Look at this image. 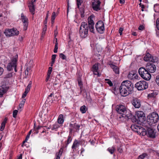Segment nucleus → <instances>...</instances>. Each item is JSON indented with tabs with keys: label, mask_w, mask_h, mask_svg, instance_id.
<instances>
[{
	"label": "nucleus",
	"mask_w": 159,
	"mask_h": 159,
	"mask_svg": "<svg viewBox=\"0 0 159 159\" xmlns=\"http://www.w3.org/2000/svg\"><path fill=\"white\" fill-rule=\"evenodd\" d=\"M105 80L107 81L106 83H107L110 86H113V84L110 80L108 79H105Z\"/></svg>",
	"instance_id": "42"
},
{
	"label": "nucleus",
	"mask_w": 159,
	"mask_h": 159,
	"mask_svg": "<svg viewBox=\"0 0 159 159\" xmlns=\"http://www.w3.org/2000/svg\"><path fill=\"white\" fill-rule=\"evenodd\" d=\"M135 117H137L139 120V121L143 122L145 120V114L142 111H138L136 112Z\"/></svg>",
	"instance_id": "11"
},
{
	"label": "nucleus",
	"mask_w": 159,
	"mask_h": 159,
	"mask_svg": "<svg viewBox=\"0 0 159 159\" xmlns=\"http://www.w3.org/2000/svg\"><path fill=\"white\" fill-rule=\"evenodd\" d=\"M127 77L129 79L131 80L138 79L139 77L138 75L134 71L130 72L129 73Z\"/></svg>",
	"instance_id": "19"
},
{
	"label": "nucleus",
	"mask_w": 159,
	"mask_h": 159,
	"mask_svg": "<svg viewBox=\"0 0 159 159\" xmlns=\"http://www.w3.org/2000/svg\"><path fill=\"white\" fill-rule=\"evenodd\" d=\"M154 9L155 12H159V5L155 4L154 5Z\"/></svg>",
	"instance_id": "36"
},
{
	"label": "nucleus",
	"mask_w": 159,
	"mask_h": 159,
	"mask_svg": "<svg viewBox=\"0 0 159 159\" xmlns=\"http://www.w3.org/2000/svg\"><path fill=\"white\" fill-rule=\"evenodd\" d=\"M132 103L134 107L136 108H139L141 106V102L139 99L137 98H134L132 101Z\"/></svg>",
	"instance_id": "17"
},
{
	"label": "nucleus",
	"mask_w": 159,
	"mask_h": 159,
	"mask_svg": "<svg viewBox=\"0 0 159 159\" xmlns=\"http://www.w3.org/2000/svg\"><path fill=\"white\" fill-rule=\"evenodd\" d=\"M131 127L133 130L139 134L143 136L147 135L148 137L152 138L155 137V133L153 129L151 127H146L145 128L136 125H132Z\"/></svg>",
	"instance_id": "1"
},
{
	"label": "nucleus",
	"mask_w": 159,
	"mask_h": 159,
	"mask_svg": "<svg viewBox=\"0 0 159 159\" xmlns=\"http://www.w3.org/2000/svg\"><path fill=\"white\" fill-rule=\"evenodd\" d=\"M18 113V111L17 110H15L13 111V116L14 118L16 117V115Z\"/></svg>",
	"instance_id": "46"
},
{
	"label": "nucleus",
	"mask_w": 159,
	"mask_h": 159,
	"mask_svg": "<svg viewBox=\"0 0 159 159\" xmlns=\"http://www.w3.org/2000/svg\"><path fill=\"white\" fill-rule=\"evenodd\" d=\"M63 152V148H61L59 150V152H57V153L61 154L62 155V153Z\"/></svg>",
	"instance_id": "55"
},
{
	"label": "nucleus",
	"mask_w": 159,
	"mask_h": 159,
	"mask_svg": "<svg viewBox=\"0 0 159 159\" xmlns=\"http://www.w3.org/2000/svg\"><path fill=\"white\" fill-rule=\"evenodd\" d=\"M116 110L119 114L127 113L126 108L125 106L123 105L117 106L116 108Z\"/></svg>",
	"instance_id": "15"
},
{
	"label": "nucleus",
	"mask_w": 159,
	"mask_h": 159,
	"mask_svg": "<svg viewBox=\"0 0 159 159\" xmlns=\"http://www.w3.org/2000/svg\"><path fill=\"white\" fill-rule=\"evenodd\" d=\"M18 60L17 55H16L15 57L11 59L10 61L8 63L7 68L8 71H11L14 69L15 71L16 72L17 71L16 69L17 62Z\"/></svg>",
	"instance_id": "4"
},
{
	"label": "nucleus",
	"mask_w": 159,
	"mask_h": 159,
	"mask_svg": "<svg viewBox=\"0 0 159 159\" xmlns=\"http://www.w3.org/2000/svg\"><path fill=\"white\" fill-rule=\"evenodd\" d=\"M118 114L117 115V120L121 122H124L126 120H128V119L131 118L132 117V115L131 114Z\"/></svg>",
	"instance_id": "8"
},
{
	"label": "nucleus",
	"mask_w": 159,
	"mask_h": 159,
	"mask_svg": "<svg viewBox=\"0 0 159 159\" xmlns=\"http://www.w3.org/2000/svg\"><path fill=\"white\" fill-rule=\"evenodd\" d=\"M55 18V12H53L52 14L51 18V22L53 24L54 22V20Z\"/></svg>",
	"instance_id": "41"
},
{
	"label": "nucleus",
	"mask_w": 159,
	"mask_h": 159,
	"mask_svg": "<svg viewBox=\"0 0 159 159\" xmlns=\"http://www.w3.org/2000/svg\"><path fill=\"white\" fill-rule=\"evenodd\" d=\"M80 145V141L76 140H75L71 147L72 149L73 150V151L76 150V148L79 146Z\"/></svg>",
	"instance_id": "22"
},
{
	"label": "nucleus",
	"mask_w": 159,
	"mask_h": 159,
	"mask_svg": "<svg viewBox=\"0 0 159 159\" xmlns=\"http://www.w3.org/2000/svg\"><path fill=\"white\" fill-rule=\"evenodd\" d=\"M22 155L21 154L17 159H22Z\"/></svg>",
	"instance_id": "64"
},
{
	"label": "nucleus",
	"mask_w": 159,
	"mask_h": 159,
	"mask_svg": "<svg viewBox=\"0 0 159 159\" xmlns=\"http://www.w3.org/2000/svg\"><path fill=\"white\" fill-rule=\"evenodd\" d=\"M3 72V69L2 67H0V75H1L2 74Z\"/></svg>",
	"instance_id": "56"
},
{
	"label": "nucleus",
	"mask_w": 159,
	"mask_h": 159,
	"mask_svg": "<svg viewBox=\"0 0 159 159\" xmlns=\"http://www.w3.org/2000/svg\"><path fill=\"white\" fill-rule=\"evenodd\" d=\"M156 26L157 29L159 30V18H157L156 21Z\"/></svg>",
	"instance_id": "48"
},
{
	"label": "nucleus",
	"mask_w": 159,
	"mask_h": 159,
	"mask_svg": "<svg viewBox=\"0 0 159 159\" xmlns=\"http://www.w3.org/2000/svg\"><path fill=\"white\" fill-rule=\"evenodd\" d=\"M147 156V153H143L138 157V159H144Z\"/></svg>",
	"instance_id": "35"
},
{
	"label": "nucleus",
	"mask_w": 159,
	"mask_h": 159,
	"mask_svg": "<svg viewBox=\"0 0 159 159\" xmlns=\"http://www.w3.org/2000/svg\"><path fill=\"white\" fill-rule=\"evenodd\" d=\"M135 87L138 90H143L148 88V84L145 81H141L137 82Z\"/></svg>",
	"instance_id": "7"
},
{
	"label": "nucleus",
	"mask_w": 159,
	"mask_h": 159,
	"mask_svg": "<svg viewBox=\"0 0 159 159\" xmlns=\"http://www.w3.org/2000/svg\"><path fill=\"white\" fill-rule=\"evenodd\" d=\"M52 72V71L50 70H48V74H47V75L48 76H50V75L51 74V73Z\"/></svg>",
	"instance_id": "62"
},
{
	"label": "nucleus",
	"mask_w": 159,
	"mask_h": 159,
	"mask_svg": "<svg viewBox=\"0 0 159 159\" xmlns=\"http://www.w3.org/2000/svg\"><path fill=\"white\" fill-rule=\"evenodd\" d=\"M158 114L155 112H152L148 116L147 121L150 126L157 123L158 121Z\"/></svg>",
	"instance_id": "5"
},
{
	"label": "nucleus",
	"mask_w": 159,
	"mask_h": 159,
	"mask_svg": "<svg viewBox=\"0 0 159 159\" xmlns=\"http://www.w3.org/2000/svg\"><path fill=\"white\" fill-rule=\"evenodd\" d=\"M134 89L133 84L129 80L124 81L120 87V93L122 96L125 97L130 94Z\"/></svg>",
	"instance_id": "2"
},
{
	"label": "nucleus",
	"mask_w": 159,
	"mask_h": 159,
	"mask_svg": "<svg viewBox=\"0 0 159 159\" xmlns=\"http://www.w3.org/2000/svg\"><path fill=\"white\" fill-rule=\"evenodd\" d=\"M117 150L120 153H122L123 152V150L122 148H121L120 147L118 148H117Z\"/></svg>",
	"instance_id": "53"
},
{
	"label": "nucleus",
	"mask_w": 159,
	"mask_h": 159,
	"mask_svg": "<svg viewBox=\"0 0 159 159\" xmlns=\"http://www.w3.org/2000/svg\"><path fill=\"white\" fill-rule=\"evenodd\" d=\"M5 125L4 124V123H2L1 124V130L2 131V130L4 127H5Z\"/></svg>",
	"instance_id": "52"
},
{
	"label": "nucleus",
	"mask_w": 159,
	"mask_h": 159,
	"mask_svg": "<svg viewBox=\"0 0 159 159\" xmlns=\"http://www.w3.org/2000/svg\"><path fill=\"white\" fill-rule=\"evenodd\" d=\"M107 150L111 154H112L116 151V149L114 146L112 147L111 148H108Z\"/></svg>",
	"instance_id": "33"
},
{
	"label": "nucleus",
	"mask_w": 159,
	"mask_h": 159,
	"mask_svg": "<svg viewBox=\"0 0 159 159\" xmlns=\"http://www.w3.org/2000/svg\"><path fill=\"white\" fill-rule=\"evenodd\" d=\"M13 73V72H10L6 74L5 76V78H10L12 77Z\"/></svg>",
	"instance_id": "39"
},
{
	"label": "nucleus",
	"mask_w": 159,
	"mask_h": 159,
	"mask_svg": "<svg viewBox=\"0 0 159 159\" xmlns=\"http://www.w3.org/2000/svg\"><path fill=\"white\" fill-rule=\"evenodd\" d=\"M132 121L134 123H139V120L137 117H135V115L133 116L131 119Z\"/></svg>",
	"instance_id": "34"
},
{
	"label": "nucleus",
	"mask_w": 159,
	"mask_h": 159,
	"mask_svg": "<svg viewBox=\"0 0 159 159\" xmlns=\"http://www.w3.org/2000/svg\"><path fill=\"white\" fill-rule=\"evenodd\" d=\"M28 66V64H27L26 68V70H25V74L26 76H28L30 74V72L31 71V69L30 66Z\"/></svg>",
	"instance_id": "25"
},
{
	"label": "nucleus",
	"mask_w": 159,
	"mask_h": 159,
	"mask_svg": "<svg viewBox=\"0 0 159 159\" xmlns=\"http://www.w3.org/2000/svg\"><path fill=\"white\" fill-rule=\"evenodd\" d=\"M123 30V28H120L119 30V32L120 33V35H121L122 34V32Z\"/></svg>",
	"instance_id": "51"
},
{
	"label": "nucleus",
	"mask_w": 159,
	"mask_h": 159,
	"mask_svg": "<svg viewBox=\"0 0 159 159\" xmlns=\"http://www.w3.org/2000/svg\"><path fill=\"white\" fill-rule=\"evenodd\" d=\"M80 10V13L81 16L82 17H84V10L83 7H81L79 8Z\"/></svg>",
	"instance_id": "30"
},
{
	"label": "nucleus",
	"mask_w": 159,
	"mask_h": 159,
	"mask_svg": "<svg viewBox=\"0 0 159 159\" xmlns=\"http://www.w3.org/2000/svg\"><path fill=\"white\" fill-rule=\"evenodd\" d=\"M72 139L71 136L69 135L66 141V147H67L68 145L71 142Z\"/></svg>",
	"instance_id": "32"
},
{
	"label": "nucleus",
	"mask_w": 159,
	"mask_h": 159,
	"mask_svg": "<svg viewBox=\"0 0 159 159\" xmlns=\"http://www.w3.org/2000/svg\"><path fill=\"white\" fill-rule=\"evenodd\" d=\"M32 84V81H30L29 82V84H28L27 87L25 89V92H26L27 93H28L30 90V88L31 87Z\"/></svg>",
	"instance_id": "29"
},
{
	"label": "nucleus",
	"mask_w": 159,
	"mask_h": 159,
	"mask_svg": "<svg viewBox=\"0 0 159 159\" xmlns=\"http://www.w3.org/2000/svg\"><path fill=\"white\" fill-rule=\"evenodd\" d=\"M57 121L59 124H62L64 122L63 116L62 114H60L59 115Z\"/></svg>",
	"instance_id": "27"
},
{
	"label": "nucleus",
	"mask_w": 159,
	"mask_h": 159,
	"mask_svg": "<svg viewBox=\"0 0 159 159\" xmlns=\"http://www.w3.org/2000/svg\"><path fill=\"white\" fill-rule=\"evenodd\" d=\"M21 18L22 21L24 23V30H26L27 29L28 25V19L23 14H21Z\"/></svg>",
	"instance_id": "16"
},
{
	"label": "nucleus",
	"mask_w": 159,
	"mask_h": 159,
	"mask_svg": "<svg viewBox=\"0 0 159 159\" xmlns=\"http://www.w3.org/2000/svg\"><path fill=\"white\" fill-rule=\"evenodd\" d=\"M76 1L77 7L79 8L83 2V0H76Z\"/></svg>",
	"instance_id": "38"
},
{
	"label": "nucleus",
	"mask_w": 159,
	"mask_h": 159,
	"mask_svg": "<svg viewBox=\"0 0 159 159\" xmlns=\"http://www.w3.org/2000/svg\"><path fill=\"white\" fill-rule=\"evenodd\" d=\"M43 126H39L37 127H36L35 126V124L34 123V128L33 129V130H34V131H35L34 133H38L39 132V130Z\"/></svg>",
	"instance_id": "28"
},
{
	"label": "nucleus",
	"mask_w": 159,
	"mask_h": 159,
	"mask_svg": "<svg viewBox=\"0 0 159 159\" xmlns=\"http://www.w3.org/2000/svg\"><path fill=\"white\" fill-rule=\"evenodd\" d=\"M25 99H23L22 101H21L20 103L19 104V107L20 108H21L22 107H23L24 106V105L25 103Z\"/></svg>",
	"instance_id": "37"
},
{
	"label": "nucleus",
	"mask_w": 159,
	"mask_h": 159,
	"mask_svg": "<svg viewBox=\"0 0 159 159\" xmlns=\"http://www.w3.org/2000/svg\"><path fill=\"white\" fill-rule=\"evenodd\" d=\"M78 84L80 86V88H81V86H82V84L81 80H80L78 81Z\"/></svg>",
	"instance_id": "59"
},
{
	"label": "nucleus",
	"mask_w": 159,
	"mask_h": 159,
	"mask_svg": "<svg viewBox=\"0 0 159 159\" xmlns=\"http://www.w3.org/2000/svg\"><path fill=\"white\" fill-rule=\"evenodd\" d=\"M12 29H7L6 31L5 34L6 36H12L14 35L15 33H12Z\"/></svg>",
	"instance_id": "24"
},
{
	"label": "nucleus",
	"mask_w": 159,
	"mask_h": 159,
	"mask_svg": "<svg viewBox=\"0 0 159 159\" xmlns=\"http://www.w3.org/2000/svg\"><path fill=\"white\" fill-rule=\"evenodd\" d=\"M80 126L76 123H70L69 126L70 133H71L73 131L78 132L80 129Z\"/></svg>",
	"instance_id": "10"
},
{
	"label": "nucleus",
	"mask_w": 159,
	"mask_h": 159,
	"mask_svg": "<svg viewBox=\"0 0 159 159\" xmlns=\"http://www.w3.org/2000/svg\"><path fill=\"white\" fill-rule=\"evenodd\" d=\"M146 68L149 71V73H153L156 71V68L153 63L149 62L146 64Z\"/></svg>",
	"instance_id": "13"
},
{
	"label": "nucleus",
	"mask_w": 159,
	"mask_h": 159,
	"mask_svg": "<svg viewBox=\"0 0 159 159\" xmlns=\"http://www.w3.org/2000/svg\"><path fill=\"white\" fill-rule=\"evenodd\" d=\"M7 118L6 117L3 120V121L2 122V123H4L5 125L6 123L7 122Z\"/></svg>",
	"instance_id": "60"
},
{
	"label": "nucleus",
	"mask_w": 159,
	"mask_h": 159,
	"mask_svg": "<svg viewBox=\"0 0 159 159\" xmlns=\"http://www.w3.org/2000/svg\"><path fill=\"white\" fill-rule=\"evenodd\" d=\"M156 81L157 85L159 86V75H157L156 77Z\"/></svg>",
	"instance_id": "47"
},
{
	"label": "nucleus",
	"mask_w": 159,
	"mask_h": 159,
	"mask_svg": "<svg viewBox=\"0 0 159 159\" xmlns=\"http://www.w3.org/2000/svg\"><path fill=\"white\" fill-rule=\"evenodd\" d=\"M12 33H15L16 34H15V35H17L19 34V31L17 30V29L16 28H13L12 29Z\"/></svg>",
	"instance_id": "43"
},
{
	"label": "nucleus",
	"mask_w": 159,
	"mask_h": 159,
	"mask_svg": "<svg viewBox=\"0 0 159 159\" xmlns=\"http://www.w3.org/2000/svg\"><path fill=\"white\" fill-rule=\"evenodd\" d=\"M120 2L121 4H124L125 3V0H120Z\"/></svg>",
	"instance_id": "63"
},
{
	"label": "nucleus",
	"mask_w": 159,
	"mask_h": 159,
	"mask_svg": "<svg viewBox=\"0 0 159 159\" xmlns=\"http://www.w3.org/2000/svg\"><path fill=\"white\" fill-rule=\"evenodd\" d=\"M98 63H96L92 66V70L94 75H97L98 77H99L101 75V74L98 71Z\"/></svg>",
	"instance_id": "18"
},
{
	"label": "nucleus",
	"mask_w": 159,
	"mask_h": 159,
	"mask_svg": "<svg viewBox=\"0 0 159 159\" xmlns=\"http://www.w3.org/2000/svg\"><path fill=\"white\" fill-rule=\"evenodd\" d=\"M30 11L33 14H34L35 8L34 5L33 4H29L28 5Z\"/></svg>",
	"instance_id": "26"
},
{
	"label": "nucleus",
	"mask_w": 159,
	"mask_h": 159,
	"mask_svg": "<svg viewBox=\"0 0 159 159\" xmlns=\"http://www.w3.org/2000/svg\"><path fill=\"white\" fill-rule=\"evenodd\" d=\"M110 66L116 74H119V68L117 66L114 65L112 64H110Z\"/></svg>",
	"instance_id": "23"
},
{
	"label": "nucleus",
	"mask_w": 159,
	"mask_h": 159,
	"mask_svg": "<svg viewBox=\"0 0 159 159\" xmlns=\"http://www.w3.org/2000/svg\"><path fill=\"white\" fill-rule=\"evenodd\" d=\"M48 12H49V11H48V13L47 14V15H46V16L45 20H44V24H45V25L47 23V20H48Z\"/></svg>",
	"instance_id": "49"
},
{
	"label": "nucleus",
	"mask_w": 159,
	"mask_h": 159,
	"mask_svg": "<svg viewBox=\"0 0 159 159\" xmlns=\"http://www.w3.org/2000/svg\"><path fill=\"white\" fill-rule=\"evenodd\" d=\"M89 16L88 17V24L84 22H82L79 30V34L80 37L84 38L88 35L89 29Z\"/></svg>",
	"instance_id": "3"
},
{
	"label": "nucleus",
	"mask_w": 159,
	"mask_h": 159,
	"mask_svg": "<svg viewBox=\"0 0 159 159\" xmlns=\"http://www.w3.org/2000/svg\"><path fill=\"white\" fill-rule=\"evenodd\" d=\"M139 73L141 77L145 80H148L151 78V75L149 71L143 67H140L139 70Z\"/></svg>",
	"instance_id": "6"
},
{
	"label": "nucleus",
	"mask_w": 159,
	"mask_h": 159,
	"mask_svg": "<svg viewBox=\"0 0 159 159\" xmlns=\"http://www.w3.org/2000/svg\"><path fill=\"white\" fill-rule=\"evenodd\" d=\"M59 127V126L57 124H55L53 125V127L52 128V130H56Z\"/></svg>",
	"instance_id": "40"
},
{
	"label": "nucleus",
	"mask_w": 159,
	"mask_h": 159,
	"mask_svg": "<svg viewBox=\"0 0 159 159\" xmlns=\"http://www.w3.org/2000/svg\"><path fill=\"white\" fill-rule=\"evenodd\" d=\"M95 27L98 32L100 34L104 33L105 30L104 25L102 21H98L96 24Z\"/></svg>",
	"instance_id": "9"
},
{
	"label": "nucleus",
	"mask_w": 159,
	"mask_h": 159,
	"mask_svg": "<svg viewBox=\"0 0 159 159\" xmlns=\"http://www.w3.org/2000/svg\"><path fill=\"white\" fill-rule=\"evenodd\" d=\"M7 118L6 117L3 120V121L2 122V123H4L5 125L6 123L7 122Z\"/></svg>",
	"instance_id": "61"
},
{
	"label": "nucleus",
	"mask_w": 159,
	"mask_h": 159,
	"mask_svg": "<svg viewBox=\"0 0 159 159\" xmlns=\"http://www.w3.org/2000/svg\"><path fill=\"white\" fill-rule=\"evenodd\" d=\"M27 94V93H26V92H25L22 95V98H25Z\"/></svg>",
	"instance_id": "58"
},
{
	"label": "nucleus",
	"mask_w": 159,
	"mask_h": 159,
	"mask_svg": "<svg viewBox=\"0 0 159 159\" xmlns=\"http://www.w3.org/2000/svg\"><path fill=\"white\" fill-rule=\"evenodd\" d=\"M143 59L145 61H150L153 62H156L157 61V58L156 57H153L148 52L146 53L143 58Z\"/></svg>",
	"instance_id": "14"
},
{
	"label": "nucleus",
	"mask_w": 159,
	"mask_h": 159,
	"mask_svg": "<svg viewBox=\"0 0 159 159\" xmlns=\"http://www.w3.org/2000/svg\"><path fill=\"white\" fill-rule=\"evenodd\" d=\"M59 57L61 58L63 60L66 59V56L62 53H61L59 54Z\"/></svg>",
	"instance_id": "44"
},
{
	"label": "nucleus",
	"mask_w": 159,
	"mask_h": 159,
	"mask_svg": "<svg viewBox=\"0 0 159 159\" xmlns=\"http://www.w3.org/2000/svg\"><path fill=\"white\" fill-rule=\"evenodd\" d=\"M92 6L94 11H98L100 10V5L101 2L98 0H92Z\"/></svg>",
	"instance_id": "12"
},
{
	"label": "nucleus",
	"mask_w": 159,
	"mask_h": 159,
	"mask_svg": "<svg viewBox=\"0 0 159 159\" xmlns=\"http://www.w3.org/2000/svg\"><path fill=\"white\" fill-rule=\"evenodd\" d=\"M30 134H28L27 135V136H26L25 140L24 141H23V144L24 143H25L26 142L27 140H28V139H29L30 138ZM23 144L22 145V146L23 147Z\"/></svg>",
	"instance_id": "45"
},
{
	"label": "nucleus",
	"mask_w": 159,
	"mask_h": 159,
	"mask_svg": "<svg viewBox=\"0 0 159 159\" xmlns=\"http://www.w3.org/2000/svg\"><path fill=\"white\" fill-rule=\"evenodd\" d=\"M87 109L86 108V107L84 105H83L81 107L80 110L82 113H85L87 111Z\"/></svg>",
	"instance_id": "31"
},
{
	"label": "nucleus",
	"mask_w": 159,
	"mask_h": 159,
	"mask_svg": "<svg viewBox=\"0 0 159 159\" xmlns=\"http://www.w3.org/2000/svg\"><path fill=\"white\" fill-rule=\"evenodd\" d=\"M144 27L143 25H140L139 27V30H142L144 29Z\"/></svg>",
	"instance_id": "57"
},
{
	"label": "nucleus",
	"mask_w": 159,
	"mask_h": 159,
	"mask_svg": "<svg viewBox=\"0 0 159 159\" xmlns=\"http://www.w3.org/2000/svg\"><path fill=\"white\" fill-rule=\"evenodd\" d=\"M94 18L93 15L90 16V32L94 33L93 29L94 23L93 19Z\"/></svg>",
	"instance_id": "21"
},
{
	"label": "nucleus",
	"mask_w": 159,
	"mask_h": 159,
	"mask_svg": "<svg viewBox=\"0 0 159 159\" xmlns=\"http://www.w3.org/2000/svg\"><path fill=\"white\" fill-rule=\"evenodd\" d=\"M56 55H52V61L55 62V59L56 58Z\"/></svg>",
	"instance_id": "50"
},
{
	"label": "nucleus",
	"mask_w": 159,
	"mask_h": 159,
	"mask_svg": "<svg viewBox=\"0 0 159 159\" xmlns=\"http://www.w3.org/2000/svg\"><path fill=\"white\" fill-rule=\"evenodd\" d=\"M56 156H57L56 159H60L61 156V154H59L57 153Z\"/></svg>",
	"instance_id": "54"
},
{
	"label": "nucleus",
	"mask_w": 159,
	"mask_h": 159,
	"mask_svg": "<svg viewBox=\"0 0 159 159\" xmlns=\"http://www.w3.org/2000/svg\"><path fill=\"white\" fill-rule=\"evenodd\" d=\"M8 87L5 85L0 86V97H2L3 94L8 90Z\"/></svg>",
	"instance_id": "20"
}]
</instances>
